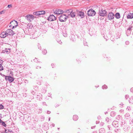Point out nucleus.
<instances>
[{
  "instance_id": "nucleus-40",
  "label": "nucleus",
  "mask_w": 133,
  "mask_h": 133,
  "mask_svg": "<svg viewBox=\"0 0 133 133\" xmlns=\"http://www.w3.org/2000/svg\"><path fill=\"white\" fill-rule=\"evenodd\" d=\"M130 91L132 92H133V88L130 89Z\"/></svg>"
},
{
  "instance_id": "nucleus-24",
  "label": "nucleus",
  "mask_w": 133,
  "mask_h": 133,
  "mask_svg": "<svg viewBox=\"0 0 133 133\" xmlns=\"http://www.w3.org/2000/svg\"><path fill=\"white\" fill-rule=\"evenodd\" d=\"M8 49H7L6 48L5 50H3V52L4 53H6L8 54Z\"/></svg>"
},
{
  "instance_id": "nucleus-52",
  "label": "nucleus",
  "mask_w": 133,
  "mask_h": 133,
  "mask_svg": "<svg viewBox=\"0 0 133 133\" xmlns=\"http://www.w3.org/2000/svg\"><path fill=\"white\" fill-rule=\"evenodd\" d=\"M53 126L54 127L55 126V125H54L55 124H53Z\"/></svg>"
},
{
  "instance_id": "nucleus-22",
  "label": "nucleus",
  "mask_w": 133,
  "mask_h": 133,
  "mask_svg": "<svg viewBox=\"0 0 133 133\" xmlns=\"http://www.w3.org/2000/svg\"><path fill=\"white\" fill-rule=\"evenodd\" d=\"M6 10H4L0 12V15L3 14H4L6 12Z\"/></svg>"
},
{
  "instance_id": "nucleus-6",
  "label": "nucleus",
  "mask_w": 133,
  "mask_h": 133,
  "mask_svg": "<svg viewBox=\"0 0 133 133\" xmlns=\"http://www.w3.org/2000/svg\"><path fill=\"white\" fill-rule=\"evenodd\" d=\"M114 17V15L112 12H109L108 13V15L107 18L109 19L110 20L113 19Z\"/></svg>"
},
{
  "instance_id": "nucleus-33",
  "label": "nucleus",
  "mask_w": 133,
  "mask_h": 133,
  "mask_svg": "<svg viewBox=\"0 0 133 133\" xmlns=\"http://www.w3.org/2000/svg\"><path fill=\"white\" fill-rule=\"evenodd\" d=\"M5 79L6 81H7L8 80V76H5Z\"/></svg>"
},
{
  "instance_id": "nucleus-36",
  "label": "nucleus",
  "mask_w": 133,
  "mask_h": 133,
  "mask_svg": "<svg viewBox=\"0 0 133 133\" xmlns=\"http://www.w3.org/2000/svg\"><path fill=\"white\" fill-rule=\"evenodd\" d=\"M125 44H127V45H128L129 44V41H126L125 42Z\"/></svg>"
},
{
  "instance_id": "nucleus-5",
  "label": "nucleus",
  "mask_w": 133,
  "mask_h": 133,
  "mask_svg": "<svg viewBox=\"0 0 133 133\" xmlns=\"http://www.w3.org/2000/svg\"><path fill=\"white\" fill-rule=\"evenodd\" d=\"M25 18L28 21L30 22L34 19V17L32 15H29L26 16Z\"/></svg>"
},
{
  "instance_id": "nucleus-44",
  "label": "nucleus",
  "mask_w": 133,
  "mask_h": 133,
  "mask_svg": "<svg viewBox=\"0 0 133 133\" xmlns=\"http://www.w3.org/2000/svg\"><path fill=\"white\" fill-rule=\"evenodd\" d=\"M106 120L107 122H108V120H109V118H108L107 117L106 118Z\"/></svg>"
},
{
  "instance_id": "nucleus-35",
  "label": "nucleus",
  "mask_w": 133,
  "mask_h": 133,
  "mask_svg": "<svg viewBox=\"0 0 133 133\" xmlns=\"http://www.w3.org/2000/svg\"><path fill=\"white\" fill-rule=\"evenodd\" d=\"M129 95H125V97L126 99H127L129 97Z\"/></svg>"
},
{
  "instance_id": "nucleus-21",
  "label": "nucleus",
  "mask_w": 133,
  "mask_h": 133,
  "mask_svg": "<svg viewBox=\"0 0 133 133\" xmlns=\"http://www.w3.org/2000/svg\"><path fill=\"white\" fill-rule=\"evenodd\" d=\"M39 15H41L44 14L45 13V11H39Z\"/></svg>"
},
{
  "instance_id": "nucleus-10",
  "label": "nucleus",
  "mask_w": 133,
  "mask_h": 133,
  "mask_svg": "<svg viewBox=\"0 0 133 133\" xmlns=\"http://www.w3.org/2000/svg\"><path fill=\"white\" fill-rule=\"evenodd\" d=\"M72 12V9H69L67 10H65L64 11V12L68 14L69 15L70 14H71Z\"/></svg>"
},
{
  "instance_id": "nucleus-43",
  "label": "nucleus",
  "mask_w": 133,
  "mask_h": 133,
  "mask_svg": "<svg viewBox=\"0 0 133 133\" xmlns=\"http://www.w3.org/2000/svg\"><path fill=\"white\" fill-rule=\"evenodd\" d=\"M12 5L11 4L9 5V8H11L12 7Z\"/></svg>"
},
{
  "instance_id": "nucleus-7",
  "label": "nucleus",
  "mask_w": 133,
  "mask_h": 133,
  "mask_svg": "<svg viewBox=\"0 0 133 133\" xmlns=\"http://www.w3.org/2000/svg\"><path fill=\"white\" fill-rule=\"evenodd\" d=\"M8 34L7 32V31L6 32H3L0 34V37L1 38H4L6 36H8Z\"/></svg>"
},
{
  "instance_id": "nucleus-48",
  "label": "nucleus",
  "mask_w": 133,
  "mask_h": 133,
  "mask_svg": "<svg viewBox=\"0 0 133 133\" xmlns=\"http://www.w3.org/2000/svg\"><path fill=\"white\" fill-rule=\"evenodd\" d=\"M53 65H54V64H51V66H52V68H53Z\"/></svg>"
},
{
  "instance_id": "nucleus-20",
  "label": "nucleus",
  "mask_w": 133,
  "mask_h": 133,
  "mask_svg": "<svg viewBox=\"0 0 133 133\" xmlns=\"http://www.w3.org/2000/svg\"><path fill=\"white\" fill-rule=\"evenodd\" d=\"M78 117L77 115H74L73 117V119L75 121H76L78 119Z\"/></svg>"
},
{
  "instance_id": "nucleus-15",
  "label": "nucleus",
  "mask_w": 133,
  "mask_h": 133,
  "mask_svg": "<svg viewBox=\"0 0 133 133\" xmlns=\"http://www.w3.org/2000/svg\"><path fill=\"white\" fill-rule=\"evenodd\" d=\"M112 125L115 127H117L118 126L117 122L116 121H114L112 123Z\"/></svg>"
},
{
  "instance_id": "nucleus-51",
  "label": "nucleus",
  "mask_w": 133,
  "mask_h": 133,
  "mask_svg": "<svg viewBox=\"0 0 133 133\" xmlns=\"http://www.w3.org/2000/svg\"><path fill=\"white\" fill-rule=\"evenodd\" d=\"M50 118H49V121H50Z\"/></svg>"
},
{
  "instance_id": "nucleus-27",
  "label": "nucleus",
  "mask_w": 133,
  "mask_h": 133,
  "mask_svg": "<svg viewBox=\"0 0 133 133\" xmlns=\"http://www.w3.org/2000/svg\"><path fill=\"white\" fill-rule=\"evenodd\" d=\"M102 88L103 89H106L107 88V87L106 85H105L102 86Z\"/></svg>"
},
{
  "instance_id": "nucleus-39",
  "label": "nucleus",
  "mask_w": 133,
  "mask_h": 133,
  "mask_svg": "<svg viewBox=\"0 0 133 133\" xmlns=\"http://www.w3.org/2000/svg\"><path fill=\"white\" fill-rule=\"evenodd\" d=\"M41 68V67L40 66H37L36 67V69H38V68Z\"/></svg>"
},
{
  "instance_id": "nucleus-30",
  "label": "nucleus",
  "mask_w": 133,
  "mask_h": 133,
  "mask_svg": "<svg viewBox=\"0 0 133 133\" xmlns=\"http://www.w3.org/2000/svg\"><path fill=\"white\" fill-rule=\"evenodd\" d=\"M3 67L1 64H0V71L3 69Z\"/></svg>"
},
{
  "instance_id": "nucleus-45",
  "label": "nucleus",
  "mask_w": 133,
  "mask_h": 133,
  "mask_svg": "<svg viewBox=\"0 0 133 133\" xmlns=\"http://www.w3.org/2000/svg\"><path fill=\"white\" fill-rule=\"evenodd\" d=\"M10 74L11 75H13V72H12L11 71L10 72Z\"/></svg>"
},
{
  "instance_id": "nucleus-49",
  "label": "nucleus",
  "mask_w": 133,
  "mask_h": 133,
  "mask_svg": "<svg viewBox=\"0 0 133 133\" xmlns=\"http://www.w3.org/2000/svg\"><path fill=\"white\" fill-rule=\"evenodd\" d=\"M65 37H66V34H64V35H63Z\"/></svg>"
},
{
  "instance_id": "nucleus-17",
  "label": "nucleus",
  "mask_w": 133,
  "mask_h": 133,
  "mask_svg": "<svg viewBox=\"0 0 133 133\" xmlns=\"http://www.w3.org/2000/svg\"><path fill=\"white\" fill-rule=\"evenodd\" d=\"M0 123L4 127H6V124L5 122L0 119Z\"/></svg>"
},
{
  "instance_id": "nucleus-25",
  "label": "nucleus",
  "mask_w": 133,
  "mask_h": 133,
  "mask_svg": "<svg viewBox=\"0 0 133 133\" xmlns=\"http://www.w3.org/2000/svg\"><path fill=\"white\" fill-rule=\"evenodd\" d=\"M42 52L43 53L44 55H45L47 53V51L45 49Z\"/></svg>"
},
{
  "instance_id": "nucleus-18",
  "label": "nucleus",
  "mask_w": 133,
  "mask_h": 133,
  "mask_svg": "<svg viewBox=\"0 0 133 133\" xmlns=\"http://www.w3.org/2000/svg\"><path fill=\"white\" fill-rule=\"evenodd\" d=\"M14 80L13 77H11L10 76H9V81L10 82H12Z\"/></svg>"
},
{
  "instance_id": "nucleus-14",
  "label": "nucleus",
  "mask_w": 133,
  "mask_h": 133,
  "mask_svg": "<svg viewBox=\"0 0 133 133\" xmlns=\"http://www.w3.org/2000/svg\"><path fill=\"white\" fill-rule=\"evenodd\" d=\"M114 16L117 19H119L121 17L119 13L118 12L116 13L115 15H114Z\"/></svg>"
},
{
  "instance_id": "nucleus-26",
  "label": "nucleus",
  "mask_w": 133,
  "mask_h": 133,
  "mask_svg": "<svg viewBox=\"0 0 133 133\" xmlns=\"http://www.w3.org/2000/svg\"><path fill=\"white\" fill-rule=\"evenodd\" d=\"M129 116H130V115H129V114H126L125 115V118H126L127 119H128V117Z\"/></svg>"
},
{
  "instance_id": "nucleus-12",
  "label": "nucleus",
  "mask_w": 133,
  "mask_h": 133,
  "mask_svg": "<svg viewBox=\"0 0 133 133\" xmlns=\"http://www.w3.org/2000/svg\"><path fill=\"white\" fill-rule=\"evenodd\" d=\"M127 17L128 19H131L133 18V13H130L128 14L127 16Z\"/></svg>"
},
{
  "instance_id": "nucleus-34",
  "label": "nucleus",
  "mask_w": 133,
  "mask_h": 133,
  "mask_svg": "<svg viewBox=\"0 0 133 133\" xmlns=\"http://www.w3.org/2000/svg\"><path fill=\"white\" fill-rule=\"evenodd\" d=\"M57 42L60 44H61L62 43V42L61 41V40L58 41H57Z\"/></svg>"
},
{
  "instance_id": "nucleus-11",
  "label": "nucleus",
  "mask_w": 133,
  "mask_h": 133,
  "mask_svg": "<svg viewBox=\"0 0 133 133\" xmlns=\"http://www.w3.org/2000/svg\"><path fill=\"white\" fill-rule=\"evenodd\" d=\"M77 15L79 16L81 18H83L84 17V13L82 11H79L77 13Z\"/></svg>"
},
{
  "instance_id": "nucleus-4",
  "label": "nucleus",
  "mask_w": 133,
  "mask_h": 133,
  "mask_svg": "<svg viewBox=\"0 0 133 133\" xmlns=\"http://www.w3.org/2000/svg\"><path fill=\"white\" fill-rule=\"evenodd\" d=\"M96 13L95 11L91 9L88 11L87 14L89 16H93L95 15Z\"/></svg>"
},
{
  "instance_id": "nucleus-29",
  "label": "nucleus",
  "mask_w": 133,
  "mask_h": 133,
  "mask_svg": "<svg viewBox=\"0 0 133 133\" xmlns=\"http://www.w3.org/2000/svg\"><path fill=\"white\" fill-rule=\"evenodd\" d=\"M115 112L114 111L111 112V116H114V115Z\"/></svg>"
},
{
  "instance_id": "nucleus-23",
  "label": "nucleus",
  "mask_w": 133,
  "mask_h": 133,
  "mask_svg": "<svg viewBox=\"0 0 133 133\" xmlns=\"http://www.w3.org/2000/svg\"><path fill=\"white\" fill-rule=\"evenodd\" d=\"M39 11L34 12L33 13V14L36 15L38 16L39 15Z\"/></svg>"
},
{
  "instance_id": "nucleus-2",
  "label": "nucleus",
  "mask_w": 133,
  "mask_h": 133,
  "mask_svg": "<svg viewBox=\"0 0 133 133\" xmlns=\"http://www.w3.org/2000/svg\"><path fill=\"white\" fill-rule=\"evenodd\" d=\"M68 18V16H66L65 14H62L59 17V20L61 22H64L65 21L67 20V18Z\"/></svg>"
},
{
  "instance_id": "nucleus-37",
  "label": "nucleus",
  "mask_w": 133,
  "mask_h": 133,
  "mask_svg": "<svg viewBox=\"0 0 133 133\" xmlns=\"http://www.w3.org/2000/svg\"><path fill=\"white\" fill-rule=\"evenodd\" d=\"M34 61L35 62H38V60H37V58H35L34 59Z\"/></svg>"
},
{
  "instance_id": "nucleus-50",
  "label": "nucleus",
  "mask_w": 133,
  "mask_h": 133,
  "mask_svg": "<svg viewBox=\"0 0 133 133\" xmlns=\"http://www.w3.org/2000/svg\"><path fill=\"white\" fill-rule=\"evenodd\" d=\"M108 133H112V132H111L109 131V132H108Z\"/></svg>"
},
{
  "instance_id": "nucleus-19",
  "label": "nucleus",
  "mask_w": 133,
  "mask_h": 133,
  "mask_svg": "<svg viewBox=\"0 0 133 133\" xmlns=\"http://www.w3.org/2000/svg\"><path fill=\"white\" fill-rule=\"evenodd\" d=\"M70 38L73 41H74L75 40V36L74 35H71L70 36Z\"/></svg>"
},
{
  "instance_id": "nucleus-1",
  "label": "nucleus",
  "mask_w": 133,
  "mask_h": 133,
  "mask_svg": "<svg viewBox=\"0 0 133 133\" xmlns=\"http://www.w3.org/2000/svg\"><path fill=\"white\" fill-rule=\"evenodd\" d=\"M10 24L9 27L10 29H13L14 28H16L17 26L18 23L17 21L13 20L10 22Z\"/></svg>"
},
{
  "instance_id": "nucleus-42",
  "label": "nucleus",
  "mask_w": 133,
  "mask_h": 133,
  "mask_svg": "<svg viewBox=\"0 0 133 133\" xmlns=\"http://www.w3.org/2000/svg\"><path fill=\"white\" fill-rule=\"evenodd\" d=\"M51 113V112L49 111H47V114H49Z\"/></svg>"
},
{
  "instance_id": "nucleus-55",
  "label": "nucleus",
  "mask_w": 133,
  "mask_h": 133,
  "mask_svg": "<svg viewBox=\"0 0 133 133\" xmlns=\"http://www.w3.org/2000/svg\"><path fill=\"white\" fill-rule=\"evenodd\" d=\"M103 129V128H102V129Z\"/></svg>"
},
{
  "instance_id": "nucleus-31",
  "label": "nucleus",
  "mask_w": 133,
  "mask_h": 133,
  "mask_svg": "<svg viewBox=\"0 0 133 133\" xmlns=\"http://www.w3.org/2000/svg\"><path fill=\"white\" fill-rule=\"evenodd\" d=\"M120 118H121V116H120L119 115L118 116L116 117L117 119L118 120H119V119H121Z\"/></svg>"
},
{
  "instance_id": "nucleus-16",
  "label": "nucleus",
  "mask_w": 133,
  "mask_h": 133,
  "mask_svg": "<svg viewBox=\"0 0 133 133\" xmlns=\"http://www.w3.org/2000/svg\"><path fill=\"white\" fill-rule=\"evenodd\" d=\"M69 15L72 18L75 17V13L73 12L72 10V12L71 13V14H70Z\"/></svg>"
},
{
  "instance_id": "nucleus-13",
  "label": "nucleus",
  "mask_w": 133,
  "mask_h": 133,
  "mask_svg": "<svg viewBox=\"0 0 133 133\" xmlns=\"http://www.w3.org/2000/svg\"><path fill=\"white\" fill-rule=\"evenodd\" d=\"M11 29H9V35H13L14 34V32Z\"/></svg>"
},
{
  "instance_id": "nucleus-38",
  "label": "nucleus",
  "mask_w": 133,
  "mask_h": 133,
  "mask_svg": "<svg viewBox=\"0 0 133 133\" xmlns=\"http://www.w3.org/2000/svg\"><path fill=\"white\" fill-rule=\"evenodd\" d=\"M3 63V61L2 60L0 59V64H1Z\"/></svg>"
},
{
  "instance_id": "nucleus-3",
  "label": "nucleus",
  "mask_w": 133,
  "mask_h": 133,
  "mask_svg": "<svg viewBox=\"0 0 133 133\" xmlns=\"http://www.w3.org/2000/svg\"><path fill=\"white\" fill-rule=\"evenodd\" d=\"M99 14L100 16H106L107 15V13L105 10L101 9L99 10Z\"/></svg>"
},
{
  "instance_id": "nucleus-41",
  "label": "nucleus",
  "mask_w": 133,
  "mask_h": 133,
  "mask_svg": "<svg viewBox=\"0 0 133 133\" xmlns=\"http://www.w3.org/2000/svg\"><path fill=\"white\" fill-rule=\"evenodd\" d=\"M43 105H45L46 106L47 105L46 104L45 102H43Z\"/></svg>"
},
{
  "instance_id": "nucleus-46",
  "label": "nucleus",
  "mask_w": 133,
  "mask_h": 133,
  "mask_svg": "<svg viewBox=\"0 0 133 133\" xmlns=\"http://www.w3.org/2000/svg\"><path fill=\"white\" fill-rule=\"evenodd\" d=\"M9 133H13V132L11 131H10L9 130Z\"/></svg>"
},
{
  "instance_id": "nucleus-9",
  "label": "nucleus",
  "mask_w": 133,
  "mask_h": 133,
  "mask_svg": "<svg viewBox=\"0 0 133 133\" xmlns=\"http://www.w3.org/2000/svg\"><path fill=\"white\" fill-rule=\"evenodd\" d=\"M56 17L53 15H50L48 18V20L50 21L55 20Z\"/></svg>"
},
{
  "instance_id": "nucleus-32",
  "label": "nucleus",
  "mask_w": 133,
  "mask_h": 133,
  "mask_svg": "<svg viewBox=\"0 0 133 133\" xmlns=\"http://www.w3.org/2000/svg\"><path fill=\"white\" fill-rule=\"evenodd\" d=\"M3 108V106L2 104H0V109Z\"/></svg>"
},
{
  "instance_id": "nucleus-53",
  "label": "nucleus",
  "mask_w": 133,
  "mask_h": 133,
  "mask_svg": "<svg viewBox=\"0 0 133 133\" xmlns=\"http://www.w3.org/2000/svg\"><path fill=\"white\" fill-rule=\"evenodd\" d=\"M53 126L54 127L55 126V125H54L55 124H53Z\"/></svg>"
},
{
  "instance_id": "nucleus-28",
  "label": "nucleus",
  "mask_w": 133,
  "mask_h": 133,
  "mask_svg": "<svg viewBox=\"0 0 133 133\" xmlns=\"http://www.w3.org/2000/svg\"><path fill=\"white\" fill-rule=\"evenodd\" d=\"M132 28V26H130L128 28V29L127 30H129L130 31L131 30V29Z\"/></svg>"
},
{
  "instance_id": "nucleus-54",
  "label": "nucleus",
  "mask_w": 133,
  "mask_h": 133,
  "mask_svg": "<svg viewBox=\"0 0 133 133\" xmlns=\"http://www.w3.org/2000/svg\"><path fill=\"white\" fill-rule=\"evenodd\" d=\"M58 129H59V128H58Z\"/></svg>"
},
{
  "instance_id": "nucleus-47",
  "label": "nucleus",
  "mask_w": 133,
  "mask_h": 133,
  "mask_svg": "<svg viewBox=\"0 0 133 133\" xmlns=\"http://www.w3.org/2000/svg\"><path fill=\"white\" fill-rule=\"evenodd\" d=\"M40 110H41V111H39V112H40V113H41L42 112V109L41 108L40 109Z\"/></svg>"
},
{
  "instance_id": "nucleus-8",
  "label": "nucleus",
  "mask_w": 133,
  "mask_h": 133,
  "mask_svg": "<svg viewBox=\"0 0 133 133\" xmlns=\"http://www.w3.org/2000/svg\"><path fill=\"white\" fill-rule=\"evenodd\" d=\"M64 12V11L61 9H57L55 11H54L55 14L57 15H60L63 14Z\"/></svg>"
}]
</instances>
